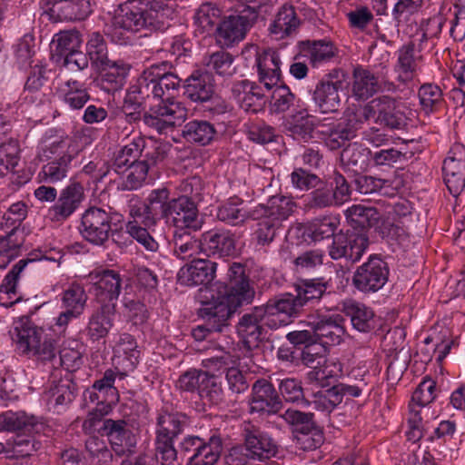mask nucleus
<instances>
[{
	"label": "nucleus",
	"mask_w": 465,
	"mask_h": 465,
	"mask_svg": "<svg viewBox=\"0 0 465 465\" xmlns=\"http://www.w3.org/2000/svg\"><path fill=\"white\" fill-rule=\"evenodd\" d=\"M396 54L394 72L397 74V80L402 84L413 81L418 75L420 64L422 61L420 51L416 50L415 45L411 42L403 45Z\"/></svg>",
	"instance_id": "obj_18"
},
{
	"label": "nucleus",
	"mask_w": 465,
	"mask_h": 465,
	"mask_svg": "<svg viewBox=\"0 0 465 465\" xmlns=\"http://www.w3.org/2000/svg\"><path fill=\"white\" fill-rule=\"evenodd\" d=\"M222 450V439L213 435L207 441L203 440L197 452L189 456L187 465H215Z\"/></svg>",
	"instance_id": "obj_42"
},
{
	"label": "nucleus",
	"mask_w": 465,
	"mask_h": 465,
	"mask_svg": "<svg viewBox=\"0 0 465 465\" xmlns=\"http://www.w3.org/2000/svg\"><path fill=\"white\" fill-rule=\"evenodd\" d=\"M371 152L358 143H350L341 153V164L355 173L364 172L371 159Z\"/></svg>",
	"instance_id": "obj_40"
},
{
	"label": "nucleus",
	"mask_w": 465,
	"mask_h": 465,
	"mask_svg": "<svg viewBox=\"0 0 465 465\" xmlns=\"http://www.w3.org/2000/svg\"><path fill=\"white\" fill-rule=\"evenodd\" d=\"M388 277L387 263L380 257L373 255L356 269L352 277V284L361 292H376L385 285Z\"/></svg>",
	"instance_id": "obj_6"
},
{
	"label": "nucleus",
	"mask_w": 465,
	"mask_h": 465,
	"mask_svg": "<svg viewBox=\"0 0 465 465\" xmlns=\"http://www.w3.org/2000/svg\"><path fill=\"white\" fill-rule=\"evenodd\" d=\"M351 92L358 100H367L377 93L384 85V89L391 91L395 89L393 83L384 80L383 76H376L371 71L356 67L352 74Z\"/></svg>",
	"instance_id": "obj_16"
},
{
	"label": "nucleus",
	"mask_w": 465,
	"mask_h": 465,
	"mask_svg": "<svg viewBox=\"0 0 465 465\" xmlns=\"http://www.w3.org/2000/svg\"><path fill=\"white\" fill-rule=\"evenodd\" d=\"M213 93V78L208 72L195 71L185 81L184 94L193 102L209 101Z\"/></svg>",
	"instance_id": "obj_25"
},
{
	"label": "nucleus",
	"mask_w": 465,
	"mask_h": 465,
	"mask_svg": "<svg viewBox=\"0 0 465 465\" xmlns=\"http://www.w3.org/2000/svg\"><path fill=\"white\" fill-rule=\"evenodd\" d=\"M42 7L54 22L84 20L92 13L90 0H42Z\"/></svg>",
	"instance_id": "obj_11"
},
{
	"label": "nucleus",
	"mask_w": 465,
	"mask_h": 465,
	"mask_svg": "<svg viewBox=\"0 0 465 465\" xmlns=\"http://www.w3.org/2000/svg\"><path fill=\"white\" fill-rule=\"evenodd\" d=\"M167 219H171L178 231L188 229L197 232L203 225V219L199 214L193 201L187 196L171 199L168 207Z\"/></svg>",
	"instance_id": "obj_10"
},
{
	"label": "nucleus",
	"mask_w": 465,
	"mask_h": 465,
	"mask_svg": "<svg viewBox=\"0 0 465 465\" xmlns=\"http://www.w3.org/2000/svg\"><path fill=\"white\" fill-rule=\"evenodd\" d=\"M86 55L94 69L106 65L111 61L108 58L107 45L100 33L94 32L89 35Z\"/></svg>",
	"instance_id": "obj_51"
},
{
	"label": "nucleus",
	"mask_w": 465,
	"mask_h": 465,
	"mask_svg": "<svg viewBox=\"0 0 465 465\" xmlns=\"http://www.w3.org/2000/svg\"><path fill=\"white\" fill-rule=\"evenodd\" d=\"M214 126L203 120H193L183 125L182 136L189 143L200 145L209 144L215 137Z\"/></svg>",
	"instance_id": "obj_45"
},
{
	"label": "nucleus",
	"mask_w": 465,
	"mask_h": 465,
	"mask_svg": "<svg viewBox=\"0 0 465 465\" xmlns=\"http://www.w3.org/2000/svg\"><path fill=\"white\" fill-rule=\"evenodd\" d=\"M15 343L21 354L29 356L34 351L37 342L44 336V331L33 324H23L15 328Z\"/></svg>",
	"instance_id": "obj_50"
},
{
	"label": "nucleus",
	"mask_w": 465,
	"mask_h": 465,
	"mask_svg": "<svg viewBox=\"0 0 465 465\" xmlns=\"http://www.w3.org/2000/svg\"><path fill=\"white\" fill-rule=\"evenodd\" d=\"M149 170V163L142 161L124 168V171H126L127 173L123 182V189L131 191L140 188L144 183Z\"/></svg>",
	"instance_id": "obj_59"
},
{
	"label": "nucleus",
	"mask_w": 465,
	"mask_h": 465,
	"mask_svg": "<svg viewBox=\"0 0 465 465\" xmlns=\"http://www.w3.org/2000/svg\"><path fill=\"white\" fill-rule=\"evenodd\" d=\"M62 101L72 110H80L90 99L88 91L76 80L66 81L59 89Z\"/></svg>",
	"instance_id": "obj_47"
},
{
	"label": "nucleus",
	"mask_w": 465,
	"mask_h": 465,
	"mask_svg": "<svg viewBox=\"0 0 465 465\" xmlns=\"http://www.w3.org/2000/svg\"><path fill=\"white\" fill-rule=\"evenodd\" d=\"M30 262H34V260H20L5 275L0 285V305L10 307L21 300V295L17 292V282L21 272Z\"/></svg>",
	"instance_id": "obj_33"
},
{
	"label": "nucleus",
	"mask_w": 465,
	"mask_h": 465,
	"mask_svg": "<svg viewBox=\"0 0 465 465\" xmlns=\"http://www.w3.org/2000/svg\"><path fill=\"white\" fill-rule=\"evenodd\" d=\"M169 62L155 64L145 69L137 80V84L130 88L128 95L138 94L134 98L137 103L146 98L156 103L151 104L143 115V123L159 134H166L181 125L187 118L188 110L176 100L181 79L171 72Z\"/></svg>",
	"instance_id": "obj_1"
},
{
	"label": "nucleus",
	"mask_w": 465,
	"mask_h": 465,
	"mask_svg": "<svg viewBox=\"0 0 465 465\" xmlns=\"http://www.w3.org/2000/svg\"><path fill=\"white\" fill-rule=\"evenodd\" d=\"M112 220L110 212L100 207H90L82 214L80 233L88 242L102 246L112 232Z\"/></svg>",
	"instance_id": "obj_5"
},
{
	"label": "nucleus",
	"mask_w": 465,
	"mask_h": 465,
	"mask_svg": "<svg viewBox=\"0 0 465 465\" xmlns=\"http://www.w3.org/2000/svg\"><path fill=\"white\" fill-rule=\"evenodd\" d=\"M146 148V141L141 135H134L121 147L114 155L113 169L115 173H121L127 166L138 163V158Z\"/></svg>",
	"instance_id": "obj_34"
},
{
	"label": "nucleus",
	"mask_w": 465,
	"mask_h": 465,
	"mask_svg": "<svg viewBox=\"0 0 465 465\" xmlns=\"http://www.w3.org/2000/svg\"><path fill=\"white\" fill-rule=\"evenodd\" d=\"M234 234L225 229H213L203 232L200 239V247L207 255L226 257L235 251Z\"/></svg>",
	"instance_id": "obj_17"
},
{
	"label": "nucleus",
	"mask_w": 465,
	"mask_h": 465,
	"mask_svg": "<svg viewBox=\"0 0 465 465\" xmlns=\"http://www.w3.org/2000/svg\"><path fill=\"white\" fill-rule=\"evenodd\" d=\"M84 200V187L79 183H72L60 192L54 204L48 209V217L52 222H64L80 207Z\"/></svg>",
	"instance_id": "obj_12"
},
{
	"label": "nucleus",
	"mask_w": 465,
	"mask_h": 465,
	"mask_svg": "<svg viewBox=\"0 0 465 465\" xmlns=\"http://www.w3.org/2000/svg\"><path fill=\"white\" fill-rule=\"evenodd\" d=\"M221 11L212 4L202 5L195 13L194 22L204 32L212 31L219 23Z\"/></svg>",
	"instance_id": "obj_60"
},
{
	"label": "nucleus",
	"mask_w": 465,
	"mask_h": 465,
	"mask_svg": "<svg viewBox=\"0 0 465 465\" xmlns=\"http://www.w3.org/2000/svg\"><path fill=\"white\" fill-rule=\"evenodd\" d=\"M317 131L324 136L325 144L331 150L341 148L347 141L355 136V131L351 125L345 126L333 121L327 124L319 122Z\"/></svg>",
	"instance_id": "obj_37"
},
{
	"label": "nucleus",
	"mask_w": 465,
	"mask_h": 465,
	"mask_svg": "<svg viewBox=\"0 0 465 465\" xmlns=\"http://www.w3.org/2000/svg\"><path fill=\"white\" fill-rule=\"evenodd\" d=\"M43 424L38 423L35 417L28 416L24 411H6L0 413V431L38 432Z\"/></svg>",
	"instance_id": "obj_39"
},
{
	"label": "nucleus",
	"mask_w": 465,
	"mask_h": 465,
	"mask_svg": "<svg viewBox=\"0 0 465 465\" xmlns=\"http://www.w3.org/2000/svg\"><path fill=\"white\" fill-rule=\"evenodd\" d=\"M83 40L78 31H62L54 36L55 54L62 59L67 54L79 50Z\"/></svg>",
	"instance_id": "obj_55"
},
{
	"label": "nucleus",
	"mask_w": 465,
	"mask_h": 465,
	"mask_svg": "<svg viewBox=\"0 0 465 465\" xmlns=\"http://www.w3.org/2000/svg\"><path fill=\"white\" fill-rule=\"evenodd\" d=\"M330 186L318 187L310 193L305 204L308 209L341 205L350 199L351 190L346 179L337 172H334Z\"/></svg>",
	"instance_id": "obj_9"
},
{
	"label": "nucleus",
	"mask_w": 465,
	"mask_h": 465,
	"mask_svg": "<svg viewBox=\"0 0 465 465\" xmlns=\"http://www.w3.org/2000/svg\"><path fill=\"white\" fill-rule=\"evenodd\" d=\"M102 430L117 455L122 456L132 452L136 441L132 430L127 428L125 420H104Z\"/></svg>",
	"instance_id": "obj_19"
},
{
	"label": "nucleus",
	"mask_w": 465,
	"mask_h": 465,
	"mask_svg": "<svg viewBox=\"0 0 465 465\" xmlns=\"http://www.w3.org/2000/svg\"><path fill=\"white\" fill-rule=\"evenodd\" d=\"M420 104L426 114L438 110L443 102L440 88L432 84H425L419 89Z\"/></svg>",
	"instance_id": "obj_58"
},
{
	"label": "nucleus",
	"mask_w": 465,
	"mask_h": 465,
	"mask_svg": "<svg viewBox=\"0 0 465 465\" xmlns=\"http://www.w3.org/2000/svg\"><path fill=\"white\" fill-rule=\"evenodd\" d=\"M339 221L333 217L325 216L320 219H314L310 223L302 224L299 230L302 232V235L313 242H319L325 238L334 235L337 230Z\"/></svg>",
	"instance_id": "obj_46"
},
{
	"label": "nucleus",
	"mask_w": 465,
	"mask_h": 465,
	"mask_svg": "<svg viewBox=\"0 0 465 465\" xmlns=\"http://www.w3.org/2000/svg\"><path fill=\"white\" fill-rule=\"evenodd\" d=\"M73 160L54 159L45 164L38 173L42 183H55L67 176L70 163Z\"/></svg>",
	"instance_id": "obj_56"
},
{
	"label": "nucleus",
	"mask_w": 465,
	"mask_h": 465,
	"mask_svg": "<svg viewBox=\"0 0 465 465\" xmlns=\"http://www.w3.org/2000/svg\"><path fill=\"white\" fill-rule=\"evenodd\" d=\"M94 282L93 290L96 301L101 304H115L118 299L123 279L121 274L114 270H103L89 274Z\"/></svg>",
	"instance_id": "obj_13"
},
{
	"label": "nucleus",
	"mask_w": 465,
	"mask_h": 465,
	"mask_svg": "<svg viewBox=\"0 0 465 465\" xmlns=\"http://www.w3.org/2000/svg\"><path fill=\"white\" fill-rule=\"evenodd\" d=\"M249 27L248 18L241 15L229 16L217 27V41L223 46H232L244 38Z\"/></svg>",
	"instance_id": "obj_26"
},
{
	"label": "nucleus",
	"mask_w": 465,
	"mask_h": 465,
	"mask_svg": "<svg viewBox=\"0 0 465 465\" xmlns=\"http://www.w3.org/2000/svg\"><path fill=\"white\" fill-rule=\"evenodd\" d=\"M170 193L166 188H158L153 190L143 203V209L145 213V226H152L156 223L160 218H166L170 203Z\"/></svg>",
	"instance_id": "obj_27"
},
{
	"label": "nucleus",
	"mask_w": 465,
	"mask_h": 465,
	"mask_svg": "<svg viewBox=\"0 0 465 465\" xmlns=\"http://www.w3.org/2000/svg\"><path fill=\"white\" fill-rule=\"evenodd\" d=\"M281 417L291 426L294 427L295 434L301 431L314 429L317 425L313 420V413L302 412L294 409L286 410Z\"/></svg>",
	"instance_id": "obj_62"
},
{
	"label": "nucleus",
	"mask_w": 465,
	"mask_h": 465,
	"mask_svg": "<svg viewBox=\"0 0 465 465\" xmlns=\"http://www.w3.org/2000/svg\"><path fill=\"white\" fill-rule=\"evenodd\" d=\"M79 153L77 142L70 136L45 138L40 144L39 155L46 160H73Z\"/></svg>",
	"instance_id": "obj_23"
},
{
	"label": "nucleus",
	"mask_w": 465,
	"mask_h": 465,
	"mask_svg": "<svg viewBox=\"0 0 465 465\" xmlns=\"http://www.w3.org/2000/svg\"><path fill=\"white\" fill-rule=\"evenodd\" d=\"M155 425V435L175 439L189 425V418L182 412L162 409L157 413Z\"/></svg>",
	"instance_id": "obj_31"
},
{
	"label": "nucleus",
	"mask_w": 465,
	"mask_h": 465,
	"mask_svg": "<svg viewBox=\"0 0 465 465\" xmlns=\"http://www.w3.org/2000/svg\"><path fill=\"white\" fill-rule=\"evenodd\" d=\"M262 325H266V313L262 306L255 307L251 313L240 319L237 331L248 350L257 347L262 334Z\"/></svg>",
	"instance_id": "obj_22"
},
{
	"label": "nucleus",
	"mask_w": 465,
	"mask_h": 465,
	"mask_svg": "<svg viewBox=\"0 0 465 465\" xmlns=\"http://www.w3.org/2000/svg\"><path fill=\"white\" fill-rule=\"evenodd\" d=\"M114 357L118 364H123L125 370H133L138 363L140 351L135 339L128 334L120 335L114 348Z\"/></svg>",
	"instance_id": "obj_41"
},
{
	"label": "nucleus",
	"mask_w": 465,
	"mask_h": 465,
	"mask_svg": "<svg viewBox=\"0 0 465 465\" xmlns=\"http://www.w3.org/2000/svg\"><path fill=\"white\" fill-rule=\"evenodd\" d=\"M254 297L245 275V269L240 263H233L228 270V283L218 287L216 292L208 287L200 288L197 300L202 303L199 315L205 319L203 324L192 331L196 341L207 338L213 332H221L227 326V321L242 303H249Z\"/></svg>",
	"instance_id": "obj_2"
},
{
	"label": "nucleus",
	"mask_w": 465,
	"mask_h": 465,
	"mask_svg": "<svg viewBox=\"0 0 465 465\" xmlns=\"http://www.w3.org/2000/svg\"><path fill=\"white\" fill-rule=\"evenodd\" d=\"M242 54L256 57L259 82L265 89L271 90L281 82L282 61L277 51L271 48L260 51L256 45H251L244 47Z\"/></svg>",
	"instance_id": "obj_7"
},
{
	"label": "nucleus",
	"mask_w": 465,
	"mask_h": 465,
	"mask_svg": "<svg viewBox=\"0 0 465 465\" xmlns=\"http://www.w3.org/2000/svg\"><path fill=\"white\" fill-rule=\"evenodd\" d=\"M317 124L313 122L307 109L298 104L291 115L289 129L294 138L307 141L312 137L314 128L317 129Z\"/></svg>",
	"instance_id": "obj_48"
},
{
	"label": "nucleus",
	"mask_w": 465,
	"mask_h": 465,
	"mask_svg": "<svg viewBox=\"0 0 465 465\" xmlns=\"http://www.w3.org/2000/svg\"><path fill=\"white\" fill-rule=\"evenodd\" d=\"M233 56L224 51H219L209 55L205 64L220 75H232L235 69L232 66Z\"/></svg>",
	"instance_id": "obj_63"
},
{
	"label": "nucleus",
	"mask_w": 465,
	"mask_h": 465,
	"mask_svg": "<svg viewBox=\"0 0 465 465\" xmlns=\"http://www.w3.org/2000/svg\"><path fill=\"white\" fill-rule=\"evenodd\" d=\"M101 74L103 88L117 89L124 84L129 72V66L122 61H109L106 65L95 69Z\"/></svg>",
	"instance_id": "obj_49"
},
{
	"label": "nucleus",
	"mask_w": 465,
	"mask_h": 465,
	"mask_svg": "<svg viewBox=\"0 0 465 465\" xmlns=\"http://www.w3.org/2000/svg\"><path fill=\"white\" fill-rule=\"evenodd\" d=\"M444 182L450 193L457 197L465 188V167L460 160L449 157L443 163Z\"/></svg>",
	"instance_id": "obj_43"
},
{
	"label": "nucleus",
	"mask_w": 465,
	"mask_h": 465,
	"mask_svg": "<svg viewBox=\"0 0 465 465\" xmlns=\"http://www.w3.org/2000/svg\"><path fill=\"white\" fill-rule=\"evenodd\" d=\"M357 190L363 194L380 192L384 195H394L402 186L399 177L380 179L372 176H360L355 181Z\"/></svg>",
	"instance_id": "obj_38"
},
{
	"label": "nucleus",
	"mask_w": 465,
	"mask_h": 465,
	"mask_svg": "<svg viewBox=\"0 0 465 465\" xmlns=\"http://www.w3.org/2000/svg\"><path fill=\"white\" fill-rule=\"evenodd\" d=\"M295 207V203L290 198L284 196L272 197L266 205L260 204L257 206L253 214H259L282 226V223L294 212Z\"/></svg>",
	"instance_id": "obj_32"
},
{
	"label": "nucleus",
	"mask_w": 465,
	"mask_h": 465,
	"mask_svg": "<svg viewBox=\"0 0 465 465\" xmlns=\"http://www.w3.org/2000/svg\"><path fill=\"white\" fill-rule=\"evenodd\" d=\"M242 204L238 199H230L218 208V220L232 226L242 224L249 218V213Z\"/></svg>",
	"instance_id": "obj_53"
},
{
	"label": "nucleus",
	"mask_w": 465,
	"mask_h": 465,
	"mask_svg": "<svg viewBox=\"0 0 465 465\" xmlns=\"http://www.w3.org/2000/svg\"><path fill=\"white\" fill-rule=\"evenodd\" d=\"M160 9L157 0H126L119 5L106 34L113 42L125 45L135 33L155 25Z\"/></svg>",
	"instance_id": "obj_3"
},
{
	"label": "nucleus",
	"mask_w": 465,
	"mask_h": 465,
	"mask_svg": "<svg viewBox=\"0 0 465 465\" xmlns=\"http://www.w3.org/2000/svg\"><path fill=\"white\" fill-rule=\"evenodd\" d=\"M173 243L174 254L182 260L191 258L200 246L191 233L178 230L173 233Z\"/></svg>",
	"instance_id": "obj_57"
},
{
	"label": "nucleus",
	"mask_w": 465,
	"mask_h": 465,
	"mask_svg": "<svg viewBox=\"0 0 465 465\" xmlns=\"http://www.w3.org/2000/svg\"><path fill=\"white\" fill-rule=\"evenodd\" d=\"M341 312L350 318L352 327L361 332H368L375 328L374 312L363 303L353 300L344 301Z\"/></svg>",
	"instance_id": "obj_30"
},
{
	"label": "nucleus",
	"mask_w": 465,
	"mask_h": 465,
	"mask_svg": "<svg viewBox=\"0 0 465 465\" xmlns=\"http://www.w3.org/2000/svg\"><path fill=\"white\" fill-rule=\"evenodd\" d=\"M302 53L312 66L316 67L330 61L336 54L331 42L326 40L305 41L302 43Z\"/></svg>",
	"instance_id": "obj_44"
},
{
	"label": "nucleus",
	"mask_w": 465,
	"mask_h": 465,
	"mask_svg": "<svg viewBox=\"0 0 465 465\" xmlns=\"http://www.w3.org/2000/svg\"><path fill=\"white\" fill-rule=\"evenodd\" d=\"M251 412L277 413L282 401L273 385L265 379L257 380L252 386Z\"/></svg>",
	"instance_id": "obj_15"
},
{
	"label": "nucleus",
	"mask_w": 465,
	"mask_h": 465,
	"mask_svg": "<svg viewBox=\"0 0 465 465\" xmlns=\"http://www.w3.org/2000/svg\"><path fill=\"white\" fill-rule=\"evenodd\" d=\"M216 268V262L210 260H193L191 263L180 269L178 281L181 284L186 286L206 285L213 280Z\"/></svg>",
	"instance_id": "obj_21"
},
{
	"label": "nucleus",
	"mask_w": 465,
	"mask_h": 465,
	"mask_svg": "<svg viewBox=\"0 0 465 465\" xmlns=\"http://www.w3.org/2000/svg\"><path fill=\"white\" fill-rule=\"evenodd\" d=\"M277 445L259 428L252 426L244 430V444L232 448L226 457L228 465H255L274 456Z\"/></svg>",
	"instance_id": "obj_4"
},
{
	"label": "nucleus",
	"mask_w": 465,
	"mask_h": 465,
	"mask_svg": "<svg viewBox=\"0 0 465 465\" xmlns=\"http://www.w3.org/2000/svg\"><path fill=\"white\" fill-rule=\"evenodd\" d=\"M346 217L354 227L374 228L383 237L390 236L393 224L381 221V215L374 207L355 204L346 210Z\"/></svg>",
	"instance_id": "obj_14"
},
{
	"label": "nucleus",
	"mask_w": 465,
	"mask_h": 465,
	"mask_svg": "<svg viewBox=\"0 0 465 465\" xmlns=\"http://www.w3.org/2000/svg\"><path fill=\"white\" fill-rule=\"evenodd\" d=\"M300 25L294 8L292 5H283L277 13L276 18L271 26L273 35L280 37L291 35Z\"/></svg>",
	"instance_id": "obj_52"
},
{
	"label": "nucleus",
	"mask_w": 465,
	"mask_h": 465,
	"mask_svg": "<svg viewBox=\"0 0 465 465\" xmlns=\"http://www.w3.org/2000/svg\"><path fill=\"white\" fill-rule=\"evenodd\" d=\"M266 313V326L277 329L290 323L299 316L302 309V302L297 295L284 293L279 298L269 300L262 306Z\"/></svg>",
	"instance_id": "obj_8"
},
{
	"label": "nucleus",
	"mask_w": 465,
	"mask_h": 465,
	"mask_svg": "<svg viewBox=\"0 0 465 465\" xmlns=\"http://www.w3.org/2000/svg\"><path fill=\"white\" fill-rule=\"evenodd\" d=\"M115 304H104L93 312L86 328L87 336L94 341L107 336L114 325Z\"/></svg>",
	"instance_id": "obj_29"
},
{
	"label": "nucleus",
	"mask_w": 465,
	"mask_h": 465,
	"mask_svg": "<svg viewBox=\"0 0 465 465\" xmlns=\"http://www.w3.org/2000/svg\"><path fill=\"white\" fill-rule=\"evenodd\" d=\"M312 367V370L307 373L306 379L309 383L315 384L321 388L330 385L331 380L342 375V364L337 358L325 359L322 363Z\"/></svg>",
	"instance_id": "obj_36"
},
{
	"label": "nucleus",
	"mask_w": 465,
	"mask_h": 465,
	"mask_svg": "<svg viewBox=\"0 0 465 465\" xmlns=\"http://www.w3.org/2000/svg\"><path fill=\"white\" fill-rule=\"evenodd\" d=\"M232 94L246 112L257 113L265 104L262 88L247 79L235 82L232 86Z\"/></svg>",
	"instance_id": "obj_20"
},
{
	"label": "nucleus",
	"mask_w": 465,
	"mask_h": 465,
	"mask_svg": "<svg viewBox=\"0 0 465 465\" xmlns=\"http://www.w3.org/2000/svg\"><path fill=\"white\" fill-rule=\"evenodd\" d=\"M403 105L396 99L388 95L381 96L380 116L376 123L391 129H401L406 125L407 117L403 112Z\"/></svg>",
	"instance_id": "obj_35"
},
{
	"label": "nucleus",
	"mask_w": 465,
	"mask_h": 465,
	"mask_svg": "<svg viewBox=\"0 0 465 465\" xmlns=\"http://www.w3.org/2000/svg\"><path fill=\"white\" fill-rule=\"evenodd\" d=\"M19 146L17 142L10 140L0 144V176L13 170L19 161Z\"/></svg>",
	"instance_id": "obj_61"
},
{
	"label": "nucleus",
	"mask_w": 465,
	"mask_h": 465,
	"mask_svg": "<svg viewBox=\"0 0 465 465\" xmlns=\"http://www.w3.org/2000/svg\"><path fill=\"white\" fill-rule=\"evenodd\" d=\"M294 440L297 448L309 451L321 447L324 441V436L322 429L316 425L314 429L296 433Z\"/></svg>",
	"instance_id": "obj_64"
},
{
	"label": "nucleus",
	"mask_w": 465,
	"mask_h": 465,
	"mask_svg": "<svg viewBox=\"0 0 465 465\" xmlns=\"http://www.w3.org/2000/svg\"><path fill=\"white\" fill-rule=\"evenodd\" d=\"M342 323L343 319L341 315L322 317L313 324V334L323 344H339L345 333Z\"/></svg>",
	"instance_id": "obj_28"
},
{
	"label": "nucleus",
	"mask_w": 465,
	"mask_h": 465,
	"mask_svg": "<svg viewBox=\"0 0 465 465\" xmlns=\"http://www.w3.org/2000/svg\"><path fill=\"white\" fill-rule=\"evenodd\" d=\"M341 87V81L322 80L317 84L312 99L322 113H335L339 110L341 104L339 92Z\"/></svg>",
	"instance_id": "obj_24"
},
{
	"label": "nucleus",
	"mask_w": 465,
	"mask_h": 465,
	"mask_svg": "<svg viewBox=\"0 0 465 465\" xmlns=\"http://www.w3.org/2000/svg\"><path fill=\"white\" fill-rule=\"evenodd\" d=\"M88 296L83 285L73 282L62 294L63 306L79 315H82L87 302Z\"/></svg>",
	"instance_id": "obj_54"
}]
</instances>
